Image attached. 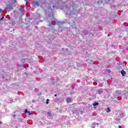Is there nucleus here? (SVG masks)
Masks as SVG:
<instances>
[{"label": "nucleus", "mask_w": 128, "mask_h": 128, "mask_svg": "<svg viewBox=\"0 0 128 128\" xmlns=\"http://www.w3.org/2000/svg\"><path fill=\"white\" fill-rule=\"evenodd\" d=\"M35 102L34 100H32V102Z\"/></svg>", "instance_id": "6ab92c4d"}, {"label": "nucleus", "mask_w": 128, "mask_h": 128, "mask_svg": "<svg viewBox=\"0 0 128 128\" xmlns=\"http://www.w3.org/2000/svg\"><path fill=\"white\" fill-rule=\"evenodd\" d=\"M49 26H50L51 24H49Z\"/></svg>", "instance_id": "b1692460"}, {"label": "nucleus", "mask_w": 128, "mask_h": 128, "mask_svg": "<svg viewBox=\"0 0 128 128\" xmlns=\"http://www.w3.org/2000/svg\"><path fill=\"white\" fill-rule=\"evenodd\" d=\"M35 6H40V2L38 1H34L33 2Z\"/></svg>", "instance_id": "423d86ee"}, {"label": "nucleus", "mask_w": 128, "mask_h": 128, "mask_svg": "<svg viewBox=\"0 0 128 128\" xmlns=\"http://www.w3.org/2000/svg\"><path fill=\"white\" fill-rule=\"evenodd\" d=\"M66 102H68V104H70V102H72V98H68L66 99Z\"/></svg>", "instance_id": "20e7f679"}, {"label": "nucleus", "mask_w": 128, "mask_h": 128, "mask_svg": "<svg viewBox=\"0 0 128 128\" xmlns=\"http://www.w3.org/2000/svg\"><path fill=\"white\" fill-rule=\"evenodd\" d=\"M96 126H98V124L94 122L92 124V128H95Z\"/></svg>", "instance_id": "f03ea898"}, {"label": "nucleus", "mask_w": 128, "mask_h": 128, "mask_svg": "<svg viewBox=\"0 0 128 128\" xmlns=\"http://www.w3.org/2000/svg\"><path fill=\"white\" fill-rule=\"evenodd\" d=\"M54 96H56V94H55V95H54Z\"/></svg>", "instance_id": "5701e85b"}, {"label": "nucleus", "mask_w": 128, "mask_h": 128, "mask_svg": "<svg viewBox=\"0 0 128 128\" xmlns=\"http://www.w3.org/2000/svg\"><path fill=\"white\" fill-rule=\"evenodd\" d=\"M104 92V89L102 88H100L98 90V94H102Z\"/></svg>", "instance_id": "7ed1b4c3"}, {"label": "nucleus", "mask_w": 128, "mask_h": 128, "mask_svg": "<svg viewBox=\"0 0 128 128\" xmlns=\"http://www.w3.org/2000/svg\"><path fill=\"white\" fill-rule=\"evenodd\" d=\"M108 36H110V34H108Z\"/></svg>", "instance_id": "a878e982"}, {"label": "nucleus", "mask_w": 128, "mask_h": 128, "mask_svg": "<svg viewBox=\"0 0 128 128\" xmlns=\"http://www.w3.org/2000/svg\"><path fill=\"white\" fill-rule=\"evenodd\" d=\"M106 112H110V108H107Z\"/></svg>", "instance_id": "9b49d317"}, {"label": "nucleus", "mask_w": 128, "mask_h": 128, "mask_svg": "<svg viewBox=\"0 0 128 128\" xmlns=\"http://www.w3.org/2000/svg\"><path fill=\"white\" fill-rule=\"evenodd\" d=\"M2 80H4V76H2Z\"/></svg>", "instance_id": "f3484780"}, {"label": "nucleus", "mask_w": 128, "mask_h": 128, "mask_svg": "<svg viewBox=\"0 0 128 128\" xmlns=\"http://www.w3.org/2000/svg\"><path fill=\"white\" fill-rule=\"evenodd\" d=\"M126 74V72L124 70L121 71V74H122V76H124V74Z\"/></svg>", "instance_id": "9d476101"}, {"label": "nucleus", "mask_w": 128, "mask_h": 128, "mask_svg": "<svg viewBox=\"0 0 128 128\" xmlns=\"http://www.w3.org/2000/svg\"><path fill=\"white\" fill-rule=\"evenodd\" d=\"M94 108H96V106H98V102H95L94 104H92Z\"/></svg>", "instance_id": "6e6552de"}, {"label": "nucleus", "mask_w": 128, "mask_h": 128, "mask_svg": "<svg viewBox=\"0 0 128 128\" xmlns=\"http://www.w3.org/2000/svg\"><path fill=\"white\" fill-rule=\"evenodd\" d=\"M107 72H110V70H107Z\"/></svg>", "instance_id": "dca6fc26"}, {"label": "nucleus", "mask_w": 128, "mask_h": 128, "mask_svg": "<svg viewBox=\"0 0 128 128\" xmlns=\"http://www.w3.org/2000/svg\"><path fill=\"white\" fill-rule=\"evenodd\" d=\"M48 102H50V100L47 99V100H46V104H48Z\"/></svg>", "instance_id": "ddd939ff"}, {"label": "nucleus", "mask_w": 128, "mask_h": 128, "mask_svg": "<svg viewBox=\"0 0 128 128\" xmlns=\"http://www.w3.org/2000/svg\"><path fill=\"white\" fill-rule=\"evenodd\" d=\"M70 24L72 26H74L76 24H74V20H72L71 21H70Z\"/></svg>", "instance_id": "0eeeda50"}, {"label": "nucleus", "mask_w": 128, "mask_h": 128, "mask_svg": "<svg viewBox=\"0 0 128 128\" xmlns=\"http://www.w3.org/2000/svg\"><path fill=\"white\" fill-rule=\"evenodd\" d=\"M13 116H14V118L16 117V115H13Z\"/></svg>", "instance_id": "4be33fe9"}, {"label": "nucleus", "mask_w": 128, "mask_h": 128, "mask_svg": "<svg viewBox=\"0 0 128 128\" xmlns=\"http://www.w3.org/2000/svg\"><path fill=\"white\" fill-rule=\"evenodd\" d=\"M6 10H13L12 4H7Z\"/></svg>", "instance_id": "f257e3e1"}, {"label": "nucleus", "mask_w": 128, "mask_h": 128, "mask_svg": "<svg viewBox=\"0 0 128 128\" xmlns=\"http://www.w3.org/2000/svg\"><path fill=\"white\" fill-rule=\"evenodd\" d=\"M4 17L2 16V18H0V22H2V20H4Z\"/></svg>", "instance_id": "4468645a"}, {"label": "nucleus", "mask_w": 128, "mask_h": 128, "mask_svg": "<svg viewBox=\"0 0 128 128\" xmlns=\"http://www.w3.org/2000/svg\"><path fill=\"white\" fill-rule=\"evenodd\" d=\"M4 12V10L0 9V12Z\"/></svg>", "instance_id": "2eb2a0df"}, {"label": "nucleus", "mask_w": 128, "mask_h": 128, "mask_svg": "<svg viewBox=\"0 0 128 128\" xmlns=\"http://www.w3.org/2000/svg\"><path fill=\"white\" fill-rule=\"evenodd\" d=\"M80 112H81V114H84V112L83 111H81Z\"/></svg>", "instance_id": "aec40b11"}, {"label": "nucleus", "mask_w": 128, "mask_h": 128, "mask_svg": "<svg viewBox=\"0 0 128 128\" xmlns=\"http://www.w3.org/2000/svg\"><path fill=\"white\" fill-rule=\"evenodd\" d=\"M47 118H52V112H48L47 113Z\"/></svg>", "instance_id": "39448f33"}, {"label": "nucleus", "mask_w": 128, "mask_h": 128, "mask_svg": "<svg viewBox=\"0 0 128 128\" xmlns=\"http://www.w3.org/2000/svg\"><path fill=\"white\" fill-rule=\"evenodd\" d=\"M85 34H88V33Z\"/></svg>", "instance_id": "393cba45"}, {"label": "nucleus", "mask_w": 128, "mask_h": 128, "mask_svg": "<svg viewBox=\"0 0 128 128\" xmlns=\"http://www.w3.org/2000/svg\"><path fill=\"white\" fill-rule=\"evenodd\" d=\"M2 124V122L1 121H0V124Z\"/></svg>", "instance_id": "412c9836"}, {"label": "nucleus", "mask_w": 128, "mask_h": 128, "mask_svg": "<svg viewBox=\"0 0 128 128\" xmlns=\"http://www.w3.org/2000/svg\"><path fill=\"white\" fill-rule=\"evenodd\" d=\"M25 114H28V116H31L32 114H30V111H28V110H26L24 111Z\"/></svg>", "instance_id": "1a4fd4ad"}, {"label": "nucleus", "mask_w": 128, "mask_h": 128, "mask_svg": "<svg viewBox=\"0 0 128 128\" xmlns=\"http://www.w3.org/2000/svg\"><path fill=\"white\" fill-rule=\"evenodd\" d=\"M12 2V4H14V2H16V0H11Z\"/></svg>", "instance_id": "f8f14e48"}, {"label": "nucleus", "mask_w": 128, "mask_h": 128, "mask_svg": "<svg viewBox=\"0 0 128 128\" xmlns=\"http://www.w3.org/2000/svg\"><path fill=\"white\" fill-rule=\"evenodd\" d=\"M118 128H122V126H118Z\"/></svg>", "instance_id": "a211bd4d"}]
</instances>
